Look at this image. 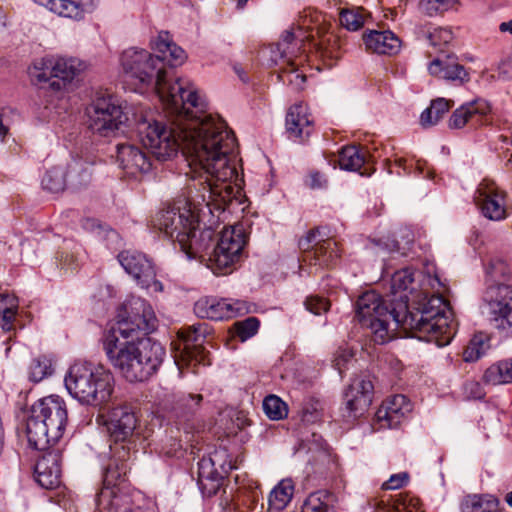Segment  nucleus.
Returning <instances> with one entry per match:
<instances>
[{
	"mask_svg": "<svg viewBox=\"0 0 512 512\" xmlns=\"http://www.w3.org/2000/svg\"><path fill=\"white\" fill-rule=\"evenodd\" d=\"M174 117L169 127L162 121L143 119L137 125L141 143L161 161L176 155L181 148L188 162L186 175L195 180L199 173L225 181L236 178L237 170L231 161L236 139L226 123L212 116H204L207 103L202 111L194 107L174 109L163 103Z\"/></svg>",
	"mask_w": 512,
	"mask_h": 512,
	"instance_id": "nucleus-1",
	"label": "nucleus"
},
{
	"mask_svg": "<svg viewBox=\"0 0 512 512\" xmlns=\"http://www.w3.org/2000/svg\"><path fill=\"white\" fill-rule=\"evenodd\" d=\"M405 298L400 296L398 303L389 309L378 293L366 292L356 302V317L371 329L374 341L379 344L389 341L391 331L401 328L419 340L434 342L439 347L448 345L457 326L449 303L441 295L425 296L411 311Z\"/></svg>",
	"mask_w": 512,
	"mask_h": 512,
	"instance_id": "nucleus-2",
	"label": "nucleus"
},
{
	"mask_svg": "<svg viewBox=\"0 0 512 512\" xmlns=\"http://www.w3.org/2000/svg\"><path fill=\"white\" fill-rule=\"evenodd\" d=\"M121 65L127 81L135 90H141L154 83V88L162 103L174 109L194 107L202 111L205 98L187 78L176 76L164 69L160 56H154L144 49L129 48L121 55Z\"/></svg>",
	"mask_w": 512,
	"mask_h": 512,
	"instance_id": "nucleus-3",
	"label": "nucleus"
},
{
	"mask_svg": "<svg viewBox=\"0 0 512 512\" xmlns=\"http://www.w3.org/2000/svg\"><path fill=\"white\" fill-rule=\"evenodd\" d=\"M217 180L211 175L199 173L193 185L189 186L188 200L183 206H175L162 211L157 224L159 230L169 238L183 245L187 239L189 229H194L197 224V212L207 208L210 213L213 210H224L225 206L233 199L235 186L233 181Z\"/></svg>",
	"mask_w": 512,
	"mask_h": 512,
	"instance_id": "nucleus-4",
	"label": "nucleus"
},
{
	"mask_svg": "<svg viewBox=\"0 0 512 512\" xmlns=\"http://www.w3.org/2000/svg\"><path fill=\"white\" fill-rule=\"evenodd\" d=\"M103 348L112 367L129 382H144L152 377L161 366L164 347L151 338H120L108 334Z\"/></svg>",
	"mask_w": 512,
	"mask_h": 512,
	"instance_id": "nucleus-5",
	"label": "nucleus"
},
{
	"mask_svg": "<svg viewBox=\"0 0 512 512\" xmlns=\"http://www.w3.org/2000/svg\"><path fill=\"white\" fill-rule=\"evenodd\" d=\"M511 275L512 270L504 260H492L486 267L487 287L482 298L483 313L506 336H512V287L504 282Z\"/></svg>",
	"mask_w": 512,
	"mask_h": 512,
	"instance_id": "nucleus-6",
	"label": "nucleus"
},
{
	"mask_svg": "<svg viewBox=\"0 0 512 512\" xmlns=\"http://www.w3.org/2000/svg\"><path fill=\"white\" fill-rule=\"evenodd\" d=\"M68 421L66 404L58 396H49L32 405L26 422L29 446L46 450L63 436Z\"/></svg>",
	"mask_w": 512,
	"mask_h": 512,
	"instance_id": "nucleus-7",
	"label": "nucleus"
},
{
	"mask_svg": "<svg viewBox=\"0 0 512 512\" xmlns=\"http://www.w3.org/2000/svg\"><path fill=\"white\" fill-rule=\"evenodd\" d=\"M69 394L82 405L101 408L114 391V376L102 366L77 362L70 366L65 378Z\"/></svg>",
	"mask_w": 512,
	"mask_h": 512,
	"instance_id": "nucleus-8",
	"label": "nucleus"
},
{
	"mask_svg": "<svg viewBox=\"0 0 512 512\" xmlns=\"http://www.w3.org/2000/svg\"><path fill=\"white\" fill-rule=\"evenodd\" d=\"M125 316L109 333L120 338L144 337L156 329V316L152 307L142 298L132 296L123 304Z\"/></svg>",
	"mask_w": 512,
	"mask_h": 512,
	"instance_id": "nucleus-9",
	"label": "nucleus"
},
{
	"mask_svg": "<svg viewBox=\"0 0 512 512\" xmlns=\"http://www.w3.org/2000/svg\"><path fill=\"white\" fill-rule=\"evenodd\" d=\"M86 114L89 129L104 137L114 134L128 120L122 107L110 97L97 98Z\"/></svg>",
	"mask_w": 512,
	"mask_h": 512,
	"instance_id": "nucleus-10",
	"label": "nucleus"
},
{
	"mask_svg": "<svg viewBox=\"0 0 512 512\" xmlns=\"http://www.w3.org/2000/svg\"><path fill=\"white\" fill-rule=\"evenodd\" d=\"M302 261L310 266L329 268L339 258L337 242L321 234L318 228L312 229L299 240Z\"/></svg>",
	"mask_w": 512,
	"mask_h": 512,
	"instance_id": "nucleus-11",
	"label": "nucleus"
},
{
	"mask_svg": "<svg viewBox=\"0 0 512 512\" xmlns=\"http://www.w3.org/2000/svg\"><path fill=\"white\" fill-rule=\"evenodd\" d=\"M207 334L204 324H193L178 331V342L174 343L175 363L180 373L184 367L204 363L205 351L202 346Z\"/></svg>",
	"mask_w": 512,
	"mask_h": 512,
	"instance_id": "nucleus-12",
	"label": "nucleus"
},
{
	"mask_svg": "<svg viewBox=\"0 0 512 512\" xmlns=\"http://www.w3.org/2000/svg\"><path fill=\"white\" fill-rule=\"evenodd\" d=\"M74 187L87 184L91 179L89 167L80 160H73L67 166H56L46 172L42 179L44 189L58 193L65 189L67 177Z\"/></svg>",
	"mask_w": 512,
	"mask_h": 512,
	"instance_id": "nucleus-13",
	"label": "nucleus"
},
{
	"mask_svg": "<svg viewBox=\"0 0 512 512\" xmlns=\"http://www.w3.org/2000/svg\"><path fill=\"white\" fill-rule=\"evenodd\" d=\"M225 450L215 451L209 458H203L198 463V479L203 489L214 494L222 484V480L234 469V465L227 460Z\"/></svg>",
	"mask_w": 512,
	"mask_h": 512,
	"instance_id": "nucleus-14",
	"label": "nucleus"
},
{
	"mask_svg": "<svg viewBox=\"0 0 512 512\" xmlns=\"http://www.w3.org/2000/svg\"><path fill=\"white\" fill-rule=\"evenodd\" d=\"M119 262L125 271L131 275L137 283L146 289L152 288L155 292H161L163 285L156 280L155 269L147 257L137 251H123L118 255Z\"/></svg>",
	"mask_w": 512,
	"mask_h": 512,
	"instance_id": "nucleus-15",
	"label": "nucleus"
},
{
	"mask_svg": "<svg viewBox=\"0 0 512 512\" xmlns=\"http://www.w3.org/2000/svg\"><path fill=\"white\" fill-rule=\"evenodd\" d=\"M476 193L484 217L492 221H501L507 217L506 193L494 181L483 180Z\"/></svg>",
	"mask_w": 512,
	"mask_h": 512,
	"instance_id": "nucleus-16",
	"label": "nucleus"
},
{
	"mask_svg": "<svg viewBox=\"0 0 512 512\" xmlns=\"http://www.w3.org/2000/svg\"><path fill=\"white\" fill-rule=\"evenodd\" d=\"M194 310L199 317L212 320L230 319L247 312L246 305L242 301L213 297L199 299L195 303Z\"/></svg>",
	"mask_w": 512,
	"mask_h": 512,
	"instance_id": "nucleus-17",
	"label": "nucleus"
},
{
	"mask_svg": "<svg viewBox=\"0 0 512 512\" xmlns=\"http://www.w3.org/2000/svg\"><path fill=\"white\" fill-rule=\"evenodd\" d=\"M44 451L35 465V479L41 487L54 489L61 483L62 452L59 449L49 450V447Z\"/></svg>",
	"mask_w": 512,
	"mask_h": 512,
	"instance_id": "nucleus-18",
	"label": "nucleus"
},
{
	"mask_svg": "<svg viewBox=\"0 0 512 512\" xmlns=\"http://www.w3.org/2000/svg\"><path fill=\"white\" fill-rule=\"evenodd\" d=\"M373 384L367 379H355L344 394L345 416L358 418L372 402Z\"/></svg>",
	"mask_w": 512,
	"mask_h": 512,
	"instance_id": "nucleus-19",
	"label": "nucleus"
},
{
	"mask_svg": "<svg viewBox=\"0 0 512 512\" xmlns=\"http://www.w3.org/2000/svg\"><path fill=\"white\" fill-rule=\"evenodd\" d=\"M285 127L288 138L300 143L306 141L314 130V120L308 107L302 103L291 106L286 114Z\"/></svg>",
	"mask_w": 512,
	"mask_h": 512,
	"instance_id": "nucleus-20",
	"label": "nucleus"
},
{
	"mask_svg": "<svg viewBox=\"0 0 512 512\" xmlns=\"http://www.w3.org/2000/svg\"><path fill=\"white\" fill-rule=\"evenodd\" d=\"M116 159L120 168L131 176L145 174L152 167L148 155L140 147L130 143L117 145Z\"/></svg>",
	"mask_w": 512,
	"mask_h": 512,
	"instance_id": "nucleus-21",
	"label": "nucleus"
},
{
	"mask_svg": "<svg viewBox=\"0 0 512 512\" xmlns=\"http://www.w3.org/2000/svg\"><path fill=\"white\" fill-rule=\"evenodd\" d=\"M215 232L211 228H199V220L194 229H189L187 239L183 245H179L180 249L187 255L189 259H199L207 261L214 241Z\"/></svg>",
	"mask_w": 512,
	"mask_h": 512,
	"instance_id": "nucleus-22",
	"label": "nucleus"
},
{
	"mask_svg": "<svg viewBox=\"0 0 512 512\" xmlns=\"http://www.w3.org/2000/svg\"><path fill=\"white\" fill-rule=\"evenodd\" d=\"M137 425L135 412L127 406H119L112 410L107 430L115 443L126 442L132 437Z\"/></svg>",
	"mask_w": 512,
	"mask_h": 512,
	"instance_id": "nucleus-23",
	"label": "nucleus"
},
{
	"mask_svg": "<svg viewBox=\"0 0 512 512\" xmlns=\"http://www.w3.org/2000/svg\"><path fill=\"white\" fill-rule=\"evenodd\" d=\"M411 409V404L406 396L394 395L380 406L375 414V419L379 428H395Z\"/></svg>",
	"mask_w": 512,
	"mask_h": 512,
	"instance_id": "nucleus-24",
	"label": "nucleus"
},
{
	"mask_svg": "<svg viewBox=\"0 0 512 512\" xmlns=\"http://www.w3.org/2000/svg\"><path fill=\"white\" fill-rule=\"evenodd\" d=\"M490 112V105L483 99H476L457 108L449 119V127L461 129L465 125L478 126L483 124V118Z\"/></svg>",
	"mask_w": 512,
	"mask_h": 512,
	"instance_id": "nucleus-25",
	"label": "nucleus"
},
{
	"mask_svg": "<svg viewBox=\"0 0 512 512\" xmlns=\"http://www.w3.org/2000/svg\"><path fill=\"white\" fill-rule=\"evenodd\" d=\"M432 76L464 84L470 80L469 73L464 66L458 63L457 58L447 55L444 58L434 59L428 67Z\"/></svg>",
	"mask_w": 512,
	"mask_h": 512,
	"instance_id": "nucleus-26",
	"label": "nucleus"
},
{
	"mask_svg": "<svg viewBox=\"0 0 512 512\" xmlns=\"http://www.w3.org/2000/svg\"><path fill=\"white\" fill-rule=\"evenodd\" d=\"M363 41L368 51L377 54H396L401 47L400 39L389 30H371L363 34Z\"/></svg>",
	"mask_w": 512,
	"mask_h": 512,
	"instance_id": "nucleus-27",
	"label": "nucleus"
},
{
	"mask_svg": "<svg viewBox=\"0 0 512 512\" xmlns=\"http://www.w3.org/2000/svg\"><path fill=\"white\" fill-rule=\"evenodd\" d=\"M52 69H54V78L50 86L54 90H61L66 82H70L82 70V64L74 58L57 57L53 58Z\"/></svg>",
	"mask_w": 512,
	"mask_h": 512,
	"instance_id": "nucleus-28",
	"label": "nucleus"
},
{
	"mask_svg": "<svg viewBox=\"0 0 512 512\" xmlns=\"http://www.w3.org/2000/svg\"><path fill=\"white\" fill-rule=\"evenodd\" d=\"M242 251H232L229 248L216 245L207 258V266L214 274H227L231 267L240 259Z\"/></svg>",
	"mask_w": 512,
	"mask_h": 512,
	"instance_id": "nucleus-29",
	"label": "nucleus"
},
{
	"mask_svg": "<svg viewBox=\"0 0 512 512\" xmlns=\"http://www.w3.org/2000/svg\"><path fill=\"white\" fill-rule=\"evenodd\" d=\"M153 47L162 55V62L167 60L172 66L182 65L187 58L185 51L171 41L168 32H160Z\"/></svg>",
	"mask_w": 512,
	"mask_h": 512,
	"instance_id": "nucleus-30",
	"label": "nucleus"
},
{
	"mask_svg": "<svg viewBox=\"0 0 512 512\" xmlns=\"http://www.w3.org/2000/svg\"><path fill=\"white\" fill-rule=\"evenodd\" d=\"M482 381L486 385H504L512 383V358L497 361L483 373Z\"/></svg>",
	"mask_w": 512,
	"mask_h": 512,
	"instance_id": "nucleus-31",
	"label": "nucleus"
},
{
	"mask_svg": "<svg viewBox=\"0 0 512 512\" xmlns=\"http://www.w3.org/2000/svg\"><path fill=\"white\" fill-rule=\"evenodd\" d=\"M120 448L121 450H118L117 445L114 447V453L118 455L119 462L113 461L105 470L104 483L108 486H115L128 471L129 449L125 445H121Z\"/></svg>",
	"mask_w": 512,
	"mask_h": 512,
	"instance_id": "nucleus-32",
	"label": "nucleus"
},
{
	"mask_svg": "<svg viewBox=\"0 0 512 512\" xmlns=\"http://www.w3.org/2000/svg\"><path fill=\"white\" fill-rule=\"evenodd\" d=\"M294 494V483L291 479L281 480L269 493L268 510L279 512L291 501Z\"/></svg>",
	"mask_w": 512,
	"mask_h": 512,
	"instance_id": "nucleus-33",
	"label": "nucleus"
},
{
	"mask_svg": "<svg viewBox=\"0 0 512 512\" xmlns=\"http://www.w3.org/2000/svg\"><path fill=\"white\" fill-rule=\"evenodd\" d=\"M304 38L301 28H297V31H295L294 28L284 31L277 44V49L280 52L281 57L286 58V61L292 60L300 51Z\"/></svg>",
	"mask_w": 512,
	"mask_h": 512,
	"instance_id": "nucleus-34",
	"label": "nucleus"
},
{
	"mask_svg": "<svg viewBox=\"0 0 512 512\" xmlns=\"http://www.w3.org/2000/svg\"><path fill=\"white\" fill-rule=\"evenodd\" d=\"M414 281V274L410 269H401L396 271L391 278V298L388 300L390 305H396L400 296L404 295L406 298V306H408V295L406 291ZM409 310V307H407Z\"/></svg>",
	"mask_w": 512,
	"mask_h": 512,
	"instance_id": "nucleus-35",
	"label": "nucleus"
},
{
	"mask_svg": "<svg viewBox=\"0 0 512 512\" xmlns=\"http://www.w3.org/2000/svg\"><path fill=\"white\" fill-rule=\"evenodd\" d=\"M0 327L9 332L14 328V321L18 312L19 301L14 295L0 294Z\"/></svg>",
	"mask_w": 512,
	"mask_h": 512,
	"instance_id": "nucleus-36",
	"label": "nucleus"
},
{
	"mask_svg": "<svg viewBox=\"0 0 512 512\" xmlns=\"http://www.w3.org/2000/svg\"><path fill=\"white\" fill-rule=\"evenodd\" d=\"M461 512H498V501L487 495L472 494L463 498Z\"/></svg>",
	"mask_w": 512,
	"mask_h": 512,
	"instance_id": "nucleus-37",
	"label": "nucleus"
},
{
	"mask_svg": "<svg viewBox=\"0 0 512 512\" xmlns=\"http://www.w3.org/2000/svg\"><path fill=\"white\" fill-rule=\"evenodd\" d=\"M334 496L327 491L311 493L304 501L302 512H334Z\"/></svg>",
	"mask_w": 512,
	"mask_h": 512,
	"instance_id": "nucleus-38",
	"label": "nucleus"
},
{
	"mask_svg": "<svg viewBox=\"0 0 512 512\" xmlns=\"http://www.w3.org/2000/svg\"><path fill=\"white\" fill-rule=\"evenodd\" d=\"M47 7L51 12L61 16L74 20H82L83 16L80 13L74 0H34Z\"/></svg>",
	"mask_w": 512,
	"mask_h": 512,
	"instance_id": "nucleus-39",
	"label": "nucleus"
},
{
	"mask_svg": "<svg viewBox=\"0 0 512 512\" xmlns=\"http://www.w3.org/2000/svg\"><path fill=\"white\" fill-rule=\"evenodd\" d=\"M453 105L452 101L445 98H437L431 102L430 107L425 109L420 117V122L423 127H429L438 123L443 118L444 114L448 112Z\"/></svg>",
	"mask_w": 512,
	"mask_h": 512,
	"instance_id": "nucleus-40",
	"label": "nucleus"
},
{
	"mask_svg": "<svg viewBox=\"0 0 512 512\" xmlns=\"http://www.w3.org/2000/svg\"><path fill=\"white\" fill-rule=\"evenodd\" d=\"M246 243L244 230L241 226L226 227L220 234L218 246L229 248L232 251H242Z\"/></svg>",
	"mask_w": 512,
	"mask_h": 512,
	"instance_id": "nucleus-41",
	"label": "nucleus"
},
{
	"mask_svg": "<svg viewBox=\"0 0 512 512\" xmlns=\"http://www.w3.org/2000/svg\"><path fill=\"white\" fill-rule=\"evenodd\" d=\"M338 163L341 169L358 171L365 163V157L356 146H345L339 152Z\"/></svg>",
	"mask_w": 512,
	"mask_h": 512,
	"instance_id": "nucleus-42",
	"label": "nucleus"
},
{
	"mask_svg": "<svg viewBox=\"0 0 512 512\" xmlns=\"http://www.w3.org/2000/svg\"><path fill=\"white\" fill-rule=\"evenodd\" d=\"M53 58H41L36 60L29 68V76L35 83H43L54 78Z\"/></svg>",
	"mask_w": 512,
	"mask_h": 512,
	"instance_id": "nucleus-43",
	"label": "nucleus"
},
{
	"mask_svg": "<svg viewBox=\"0 0 512 512\" xmlns=\"http://www.w3.org/2000/svg\"><path fill=\"white\" fill-rule=\"evenodd\" d=\"M263 410L271 420L283 419L288 413L286 403L276 395L265 397L263 400Z\"/></svg>",
	"mask_w": 512,
	"mask_h": 512,
	"instance_id": "nucleus-44",
	"label": "nucleus"
},
{
	"mask_svg": "<svg viewBox=\"0 0 512 512\" xmlns=\"http://www.w3.org/2000/svg\"><path fill=\"white\" fill-rule=\"evenodd\" d=\"M488 347L489 344L482 335H475L464 350L463 358L466 362L477 361L486 353Z\"/></svg>",
	"mask_w": 512,
	"mask_h": 512,
	"instance_id": "nucleus-45",
	"label": "nucleus"
},
{
	"mask_svg": "<svg viewBox=\"0 0 512 512\" xmlns=\"http://www.w3.org/2000/svg\"><path fill=\"white\" fill-rule=\"evenodd\" d=\"M340 22L348 30L356 31L360 29L365 22L363 9L342 10L340 13Z\"/></svg>",
	"mask_w": 512,
	"mask_h": 512,
	"instance_id": "nucleus-46",
	"label": "nucleus"
},
{
	"mask_svg": "<svg viewBox=\"0 0 512 512\" xmlns=\"http://www.w3.org/2000/svg\"><path fill=\"white\" fill-rule=\"evenodd\" d=\"M259 325L260 322L256 317H248L243 321L234 323L235 334L244 342L258 332Z\"/></svg>",
	"mask_w": 512,
	"mask_h": 512,
	"instance_id": "nucleus-47",
	"label": "nucleus"
},
{
	"mask_svg": "<svg viewBox=\"0 0 512 512\" xmlns=\"http://www.w3.org/2000/svg\"><path fill=\"white\" fill-rule=\"evenodd\" d=\"M286 62L288 67L284 69L280 77L284 81L287 80L289 84L293 85L296 89H302L306 80V75L302 71H299L298 68H296L293 59L290 60V63L289 60Z\"/></svg>",
	"mask_w": 512,
	"mask_h": 512,
	"instance_id": "nucleus-48",
	"label": "nucleus"
},
{
	"mask_svg": "<svg viewBox=\"0 0 512 512\" xmlns=\"http://www.w3.org/2000/svg\"><path fill=\"white\" fill-rule=\"evenodd\" d=\"M455 0H421L420 10L425 14L432 16L439 12H444L453 7Z\"/></svg>",
	"mask_w": 512,
	"mask_h": 512,
	"instance_id": "nucleus-49",
	"label": "nucleus"
},
{
	"mask_svg": "<svg viewBox=\"0 0 512 512\" xmlns=\"http://www.w3.org/2000/svg\"><path fill=\"white\" fill-rule=\"evenodd\" d=\"M50 368V364L46 360L34 359L30 364V380L40 382L51 373Z\"/></svg>",
	"mask_w": 512,
	"mask_h": 512,
	"instance_id": "nucleus-50",
	"label": "nucleus"
},
{
	"mask_svg": "<svg viewBox=\"0 0 512 512\" xmlns=\"http://www.w3.org/2000/svg\"><path fill=\"white\" fill-rule=\"evenodd\" d=\"M427 38L432 46L440 47L441 45L448 44L453 36L449 29L437 27L429 32Z\"/></svg>",
	"mask_w": 512,
	"mask_h": 512,
	"instance_id": "nucleus-51",
	"label": "nucleus"
},
{
	"mask_svg": "<svg viewBox=\"0 0 512 512\" xmlns=\"http://www.w3.org/2000/svg\"><path fill=\"white\" fill-rule=\"evenodd\" d=\"M305 306L308 311L315 315H320L329 309V302L319 296H310L305 301Z\"/></svg>",
	"mask_w": 512,
	"mask_h": 512,
	"instance_id": "nucleus-52",
	"label": "nucleus"
},
{
	"mask_svg": "<svg viewBox=\"0 0 512 512\" xmlns=\"http://www.w3.org/2000/svg\"><path fill=\"white\" fill-rule=\"evenodd\" d=\"M409 474L407 472H400L393 474L390 478L382 484L383 490H397L404 487L409 482Z\"/></svg>",
	"mask_w": 512,
	"mask_h": 512,
	"instance_id": "nucleus-53",
	"label": "nucleus"
},
{
	"mask_svg": "<svg viewBox=\"0 0 512 512\" xmlns=\"http://www.w3.org/2000/svg\"><path fill=\"white\" fill-rule=\"evenodd\" d=\"M374 244L381 250H386L389 252H399L402 255L406 253V248L401 247L399 241H397L394 238L387 237L386 240L378 239L374 241Z\"/></svg>",
	"mask_w": 512,
	"mask_h": 512,
	"instance_id": "nucleus-54",
	"label": "nucleus"
},
{
	"mask_svg": "<svg viewBox=\"0 0 512 512\" xmlns=\"http://www.w3.org/2000/svg\"><path fill=\"white\" fill-rule=\"evenodd\" d=\"M352 357L353 353L347 348H340L337 350L333 362L335 368L339 371L340 374L342 373L345 364L350 361Z\"/></svg>",
	"mask_w": 512,
	"mask_h": 512,
	"instance_id": "nucleus-55",
	"label": "nucleus"
},
{
	"mask_svg": "<svg viewBox=\"0 0 512 512\" xmlns=\"http://www.w3.org/2000/svg\"><path fill=\"white\" fill-rule=\"evenodd\" d=\"M202 399L201 394H189L180 399V405L187 409L188 413H193L199 407Z\"/></svg>",
	"mask_w": 512,
	"mask_h": 512,
	"instance_id": "nucleus-56",
	"label": "nucleus"
},
{
	"mask_svg": "<svg viewBox=\"0 0 512 512\" xmlns=\"http://www.w3.org/2000/svg\"><path fill=\"white\" fill-rule=\"evenodd\" d=\"M464 389L466 394L473 399H482L485 396L483 387L477 381H467Z\"/></svg>",
	"mask_w": 512,
	"mask_h": 512,
	"instance_id": "nucleus-57",
	"label": "nucleus"
},
{
	"mask_svg": "<svg viewBox=\"0 0 512 512\" xmlns=\"http://www.w3.org/2000/svg\"><path fill=\"white\" fill-rule=\"evenodd\" d=\"M74 1L83 17L85 16L86 13L94 12L100 4V0H74Z\"/></svg>",
	"mask_w": 512,
	"mask_h": 512,
	"instance_id": "nucleus-58",
	"label": "nucleus"
},
{
	"mask_svg": "<svg viewBox=\"0 0 512 512\" xmlns=\"http://www.w3.org/2000/svg\"><path fill=\"white\" fill-rule=\"evenodd\" d=\"M326 183H327L326 179L320 173L315 172L310 175V187L311 188H313V189L321 188V187L325 186Z\"/></svg>",
	"mask_w": 512,
	"mask_h": 512,
	"instance_id": "nucleus-59",
	"label": "nucleus"
},
{
	"mask_svg": "<svg viewBox=\"0 0 512 512\" xmlns=\"http://www.w3.org/2000/svg\"><path fill=\"white\" fill-rule=\"evenodd\" d=\"M7 133H8V127L6 125H4L3 119H2V114L0 113V141L4 140Z\"/></svg>",
	"mask_w": 512,
	"mask_h": 512,
	"instance_id": "nucleus-60",
	"label": "nucleus"
},
{
	"mask_svg": "<svg viewBox=\"0 0 512 512\" xmlns=\"http://www.w3.org/2000/svg\"><path fill=\"white\" fill-rule=\"evenodd\" d=\"M499 29L501 32H509L512 34V19L508 22H502Z\"/></svg>",
	"mask_w": 512,
	"mask_h": 512,
	"instance_id": "nucleus-61",
	"label": "nucleus"
},
{
	"mask_svg": "<svg viewBox=\"0 0 512 512\" xmlns=\"http://www.w3.org/2000/svg\"><path fill=\"white\" fill-rule=\"evenodd\" d=\"M505 499H506L507 504H508L510 507H512V491H511V492H509V493H507V495H506V498H505Z\"/></svg>",
	"mask_w": 512,
	"mask_h": 512,
	"instance_id": "nucleus-62",
	"label": "nucleus"
},
{
	"mask_svg": "<svg viewBox=\"0 0 512 512\" xmlns=\"http://www.w3.org/2000/svg\"><path fill=\"white\" fill-rule=\"evenodd\" d=\"M247 1L248 0H238L237 1V7L238 8H243L246 5Z\"/></svg>",
	"mask_w": 512,
	"mask_h": 512,
	"instance_id": "nucleus-63",
	"label": "nucleus"
},
{
	"mask_svg": "<svg viewBox=\"0 0 512 512\" xmlns=\"http://www.w3.org/2000/svg\"><path fill=\"white\" fill-rule=\"evenodd\" d=\"M433 280H434L435 282H437L438 286H441V282H440V280H439V278H438V276H437V275H435V276H434Z\"/></svg>",
	"mask_w": 512,
	"mask_h": 512,
	"instance_id": "nucleus-64",
	"label": "nucleus"
}]
</instances>
